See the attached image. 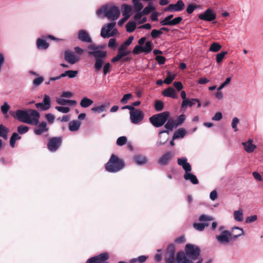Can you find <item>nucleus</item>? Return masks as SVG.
<instances>
[{"mask_svg":"<svg viewBox=\"0 0 263 263\" xmlns=\"http://www.w3.org/2000/svg\"><path fill=\"white\" fill-rule=\"evenodd\" d=\"M235 230H238L239 232L237 234L233 235L232 236L233 239H236L245 234L242 229L238 227H234L232 229L231 231L228 230L222 231L220 234L216 236V239L220 245H228L232 239L233 233L234 232Z\"/></svg>","mask_w":263,"mask_h":263,"instance_id":"nucleus-3","label":"nucleus"},{"mask_svg":"<svg viewBox=\"0 0 263 263\" xmlns=\"http://www.w3.org/2000/svg\"><path fill=\"white\" fill-rule=\"evenodd\" d=\"M142 49L143 46L140 45H137L134 47L133 50V53L134 54H138L141 52H143Z\"/></svg>","mask_w":263,"mask_h":263,"instance_id":"nucleus-59","label":"nucleus"},{"mask_svg":"<svg viewBox=\"0 0 263 263\" xmlns=\"http://www.w3.org/2000/svg\"><path fill=\"white\" fill-rule=\"evenodd\" d=\"M120 14L119 8L115 6L105 5L99 8L97 11V15L98 16L104 14L110 21L117 20Z\"/></svg>","mask_w":263,"mask_h":263,"instance_id":"nucleus-4","label":"nucleus"},{"mask_svg":"<svg viewBox=\"0 0 263 263\" xmlns=\"http://www.w3.org/2000/svg\"><path fill=\"white\" fill-rule=\"evenodd\" d=\"M78 39L85 43H91L92 40L88 32L84 30H80L78 32Z\"/></svg>","mask_w":263,"mask_h":263,"instance_id":"nucleus-19","label":"nucleus"},{"mask_svg":"<svg viewBox=\"0 0 263 263\" xmlns=\"http://www.w3.org/2000/svg\"><path fill=\"white\" fill-rule=\"evenodd\" d=\"M21 136H19L18 134L14 133L11 136L10 139V145L12 147H14L15 146V142L17 140L21 139Z\"/></svg>","mask_w":263,"mask_h":263,"instance_id":"nucleus-35","label":"nucleus"},{"mask_svg":"<svg viewBox=\"0 0 263 263\" xmlns=\"http://www.w3.org/2000/svg\"><path fill=\"white\" fill-rule=\"evenodd\" d=\"M133 3L135 11H140L142 9L143 6L140 0H133Z\"/></svg>","mask_w":263,"mask_h":263,"instance_id":"nucleus-38","label":"nucleus"},{"mask_svg":"<svg viewBox=\"0 0 263 263\" xmlns=\"http://www.w3.org/2000/svg\"><path fill=\"white\" fill-rule=\"evenodd\" d=\"M44 81V78L42 77H38L33 81V84L35 86H37L42 84Z\"/></svg>","mask_w":263,"mask_h":263,"instance_id":"nucleus-60","label":"nucleus"},{"mask_svg":"<svg viewBox=\"0 0 263 263\" xmlns=\"http://www.w3.org/2000/svg\"><path fill=\"white\" fill-rule=\"evenodd\" d=\"M133 95L131 93H127L123 96L121 99L120 102L121 104H126L128 101L132 98Z\"/></svg>","mask_w":263,"mask_h":263,"instance_id":"nucleus-49","label":"nucleus"},{"mask_svg":"<svg viewBox=\"0 0 263 263\" xmlns=\"http://www.w3.org/2000/svg\"><path fill=\"white\" fill-rule=\"evenodd\" d=\"M47 125V123L45 122L41 123L37 127L34 129V134L36 135H40L47 132L48 130V128Z\"/></svg>","mask_w":263,"mask_h":263,"instance_id":"nucleus-20","label":"nucleus"},{"mask_svg":"<svg viewBox=\"0 0 263 263\" xmlns=\"http://www.w3.org/2000/svg\"><path fill=\"white\" fill-rule=\"evenodd\" d=\"M109 106V103H105L98 106H95L91 108V110L92 112L101 113L106 110V109Z\"/></svg>","mask_w":263,"mask_h":263,"instance_id":"nucleus-26","label":"nucleus"},{"mask_svg":"<svg viewBox=\"0 0 263 263\" xmlns=\"http://www.w3.org/2000/svg\"><path fill=\"white\" fill-rule=\"evenodd\" d=\"M221 47V46L220 44L214 42L211 45L210 50L212 52H217L220 49Z\"/></svg>","mask_w":263,"mask_h":263,"instance_id":"nucleus-46","label":"nucleus"},{"mask_svg":"<svg viewBox=\"0 0 263 263\" xmlns=\"http://www.w3.org/2000/svg\"><path fill=\"white\" fill-rule=\"evenodd\" d=\"M194 228L198 231H201L204 229V228L208 226L207 223H195L193 225Z\"/></svg>","mask_w":263,"mask_h":263,"instance_id":"nucleus-43","label":"nucleus"},{"mask_svg":"<svg viewBox=\"0 0 263 263\" xmlns=\"http://www.w3.org/2000/svg\"><path fill=\"white\" fill-rule=\"evenodd\" d=\"M185 119V116L184 115H181L176 120H174L176 126L177 127L182 124L184 122Z\"/></svg>","mask_w":263,"mask_h":263,"instance_id":"nucleus-44","label":"nucleus"},{"mask_svg":"<svg viewBox=\"0 0 263 263\" xmlns=\"http://www.w3.org/2000/svg\"><path fill=\"white\" fill-rule=\"evenodd\" d=\"M125 166L124 161L115 155H112L105 165V169L110 173H116Z\"/></svg>","mask_w":263,"mask_h":263,"instance_id":"nucleus-5","label":"nucleus"},{"mask_svg":"<svg viewBox=\"0 0 263 263\" xmlns=\"http://www.w3.org/2000/svg\"><path fill=\"white\" fill-rule=\"evenodd\" d=\"M175 78V74L172 75L169 73V74L164 79L163 82L166 84H170L173 82Z\"/></svg>","mask_w":263,"mask_h":263,"instance_id":"nucleus-55","label":"nucleus"},{"mask_svg":"<svg viewBox=\"0 0 263 263\" xmlns=\"http://www.w3.org/2000/svg\"><path fill=\"white\" fill-rule=\"evenodd\" d=\"M186 135V130L183 128H180L176 130L173 136V140L183 138Z\"/></svg>","mask_w":263,"mask_h":263,"instance_id":"nucleus-29","label":"nucleus"},{"mask_svg":"<svg viewBox=\"0 0 263 263\" xmlns=\"http://www.w3.org/2000/svg\"><path fill=\"white\" fill-rule=\"evenodd\" d=\"M234 218L237 221L241 222L243 221V214L242 209H240L234 212Z\"/></svg>","mask_w":263,"mask_h":263,"instance_id":"nucleus-33","label":"nucleus"},{"mask_svg":"<svg viewBox=\"0 0 263 263\" xmlns=\"http://www.w3.org/2000/svg\"><path fill=\"white\" fill-rule=\"evenodd\" d=\"M108 258V254L105 252L89 258L87 260V263H108L107 261Z\"/></svg>","mask_w":263,"mask_h":263,"instance_id":"nucleus-12","label":"nucleus"},{"mask_svg":"<svg viewBox=\"0 0 263 263\" xmlns=\"http://www.w3.org/2000/svg\"><path fill=\"white\" fill-rule=\"evenodd\" d=\"M101 46H95L93 44L89 45L88 46V49L89 50V51L88 52V53L90 55H92L95 53L96 51H97V50H99L101 48Z\"/></svg>","mask_w":263,"mask_h":263,"instance_id":"nucleus-37","label":"nucleus"},{"mask_svg":"<svg viewBox=\"0 0 263 263\" xmlns=\"http://www.w3.org/2000/svg\"><path fill=\"white\" fill-rule=\"evenodd\" d=\"M178 164L181 166L184 170L185 173L191 172L192 170L190 164L187 162V159L186 157L178 158L177 160Z\"/></svg>","mask_w":263,"mask_h":263,"instance_id":"nucleus-18","label":"nucleus"},{"mask_svg":"<svg viewBox=\"0 0 263 263\" xmlns=\"http://www.w3.org/2000/svg\"><path fill=\"white\" fill-rule=\"evenodd\" d=\"M244 149L248 153H251L256 149V146L253 143L252 139H249L247 141L242 143Z\"/></svg>","mask_w":263,"mask_h":263,"instance_id":"nucleus-17","label":"nucleus"},{"mask_svg":"<svg viewBox=\"0 0 263 263\" xmlns=\"http://www.w3.org/2000/svg\"><path fill=\"white\" fill-rule=\"evenodd\" d=\"M147 258V256L145 255H142L139 256L137 258H133L131 259L130 262L131 263H134L136 261L139 262V263H143L145 262Z\"/></svg>","mask_w":263,"mask_h":263,"instance_id":"nucleus-45","label":"nucleus"},{"mask_svg":"<svg viewBox=\"0 0 263 263\" xmlns=\"http://www.w3.org/2000/svg\"><path fill=\"white\" fill-rule=\"evenodd\" d=\"M55 108L59 112L63 114L68 113L70 110L69 107L64 106H56Z\"/></svg>","mask_w":263,"mask_h":263,"instance_id":"nucleus-53","label":"nucleus"},{"mask_svg":"<svg viewBox=\"0 0 263 263\" xmlns=\"http://www.w3.org/2000/svg\"><path fill=\"white\" fill-rule=\"evenodd\" d=\"M49 45L45 37L39 38L36 41V46L39 49L46 50L48 48Z\"/></svg>","mask_w":263,"mask_h":263,"instance_id":"nucleus-21","label":"nucleus"},{"mask_svg":"<svg viewBox=\"0 0 263 263\" xmlns=\"http://www.w3.org/2000/svg\"><path fill=\"white\" fill-rule=\"evenodd\" d=\"M127 142V138L125 136H122L118 138L117 140V144L119 146L124 145Z\"/></svg>","mask_w":263,"mask_h":263,"instance_id":"nucleus-52","label":"nucleus"},{"mask_svg":"<svg viewBox=\"0 0 263 263\" xmlns=\"http://www.w3.org/2000/svg\"><path fill=\"white\" fill-rule=\"evenodd\" d=\"M227 54V51H222L216 55V61L217 63H220L222 61L226 54Z\"/></svg>","mask_w":263,"mask_h":263,"instance_id":"nucleus-58","label":"nucleus"},{"mask_svg":"<svg viewBox=\"0 0 263 263\" xmlns=\"http://www.w3.org/2000/svg\"><path fill=\"white\" fill-rule=\"evenodd\" d=\"M111 64L109 63H106L103 68V74L104 75H106L108 73H109L111 70Z\"/></svg>","mask_w":263,"mask_h":263,"instance_id":"nucleus-57","label":"nucleus"},{"mask_svg":"<svg viewBox=\"0 0 263 263\" xmlns=\"http://www.w3.org/2000/svg\"><path fill=\"white\" fill-rule=\"evenodd\" d=\"M153 9H154V7L152 6V3H150L147 7L144 8L142 11V13L143 15H147L149 14Z\"/></svg>","mask_w":263,"mask_h":263,"instance_id":"nucleus-50","label":"nucleus"},{"mask_svg":"<svg viewBox=\"0 0 263 263\" xmlns=\"http://www.w3.org/2000/svg\"><path fill=\"white\" fill-rule=\"evenodd\" d=\"M183 177L185 180H190L193 184H197L199 183L196 176L192 174L191 172L185 173Z\"/></svg>","mask_w":263,"mask_h":263,"instance_id":"nucleus-25","label":"nucleus"},{"mask_svg":"<svg viewBox=\"0 0 263 263\" xmlns=\"http://www.w3.org/2000/svg\"><path fill=\"white\" fill-rule=\"evenodd\" d=\"M134 162L138 165H143L146 164L147 162V159L146 157L141 155H136L133 158Z\"/></svg>","mask_w":263,"mask_h":263,"instance_id":"nucleus-23","label":"nucleus"},{"mask_svg":"<svg viewBox=\"0 0 263 263\" xmlns=\"http://www.w3.org/2000/svg\"><path fill=\"white\" fill-rule=\"evenodd\" d=\"M8 132L9 129L8 128L5 126L3 124L0 125V137L6 140L7 139Z\"/></svg>","mask_w":263,"mask_h":263,"instance_id":"nucleus-34","label":"nucleus"},{"mask_svg":"<svg viewBox=\"0 0 263 263\" xmlns=\"http://www.w3.org/2000/svg\"><path fill=\"white\" fill-rule=\"evenodd\" d=\"M198 101V99H186V100H183L181 103V108L189 107H192L195 105V102Z\"/></svg>","mask_w":263,"mask_h":263,"instance_id":"nucleus-31","label":"nucleus"},{"mask_svg":"<svg viewBox=\"0 0 263 263\" xmlns=\"http://www.w3.org/2000/svg\"><path fill=\"white\" fill-rule=\"evenodd\" d=\"M162 95L165 97H171L173 99H177L178 97L175 90L171 87H169L165 89L162 92Z\"/></svg>","mask_w":263,"mask_h":263,"instance_id":"nucleus-22","label":"nucleus"},{"mask_svg":"<svg viewBox=\"0 0 263 263\" xmlns=\"http://www.w3.org/2000/svg\"><path fill=\"white\" fill-rule=\"evenodd\" d=\"M167 133L168 134V132L166 130H161L159 132V138L158 139V140L156 142V145L158 146H161L164 145L167 142V141L168 140L167 137H165L164 138H162L161 135L163 133Z\"/></svg>","mask_w":263,"mask_h":263,"instance_id":"nucleus-30","label":"nucleus"},{"mask_svg":"<svg viewBox=\"0 0 263 263\" xmlns=\"http://www.w3.org/2000/svg\"><path fill=\"white\" fill-rule=\"evenodd\" d=\"M239 121V119L237 117H234L232 119L231 126L234 129V132H237L238 130L237 125L238 124Z\"/></svg>","mask_w":263,"mask_h":263,"instance_id":"nucleus-56","label":"nucleus"},{"mask_svg":"<svg viewBox=\"0 0 263 263\" xmlns=\"http://www.w3.org/2000/svg\"><path fill=\"white\" fill-rule=\"evenodd\" d=\"M56 102L58 104L61 105H65L66 104H69L70 105L73 106L76 105L77 103L76 100H66L61 98H57L56 99Z\"/></svg>","mask_w":263,"mask_h":263,"instance_id":"nucleus-24","label":"nucleus"},{"mask_svg":"<svg viewBox=\"0 0 263 263\" xmlns=\"http://www.w3.org/2000/svg\"><path fill=\"white\" fill-rule=\"evenodd\" d=\"M198 219L200 221H209L213 220L214 218L212 216L203 214L199 216Z\"/></svg>","mask_w":263,"mask_h":263,"instance_id":"nucleus-48","label":"nucleus"},{"mask_svg":"<svg viewBox=\"0 0 263 263\" xmlns=\"http://www.w3.org/2000/svg\"><path fill=\"white\" fill-rule=\"evenodd\" d=\"M37 108H41L42 110H46L50 107V98L48 95L44 96L43 103H39L35 104Z\"/></svg>","mask_w":263,"mask_h":263,"instance_id":"nucleus-16","label":"nucleus"},{"mask_svg":"<svg viewBox=\"0 0 263 263\" xmlns=\"http://www.w3.org/2000/svg\"><path fill=\"white\" fill-rule=\"evenodd\" d=\"M165 127L168 130H172L174 128L177 127L174 120L172 119H169L165 125Z\"/></svg>","mask_w":263,"mask_h":263,"instance_id":"nucleus-41","label":"nucleus"},{"mask_svg":"<svg viewBox=\"0 0 263 263\" xmlns=\"http://www.w3.org/2000/svg\"><path fill=\"white\" fill-rule=\"evenodd\" d=\"M170 114L167 111H164L155 115L149 118L150 122L156 127L162 126L167 121Z\"/></svg>","mask_w":263,"mask_h":263,"instance_id":"nucleus-6","label":"nucleus"},{"mask_svg":"<svg viewBox=\"0 0 263 263\" xmlns=\"http://www.w3.org/2000/svg\"><path fill=\"white\" fill-rule=\"evenodd\" d=\"M136 27V23L134 22H129L126 25V31L128 32H133Z\"/></svg>","mask_w":263,"mask_h":263,"instance_id":"nucleus-42","label":"nucleus"},{"mask_svg":"<svg viewBox=\"0 0 263 263\" xmlns=\"http://www.w3.org/2000/svg\"><path fill=\"white\" fill-rule=\"evenodd\" d=\"M200 249L196 245L187 243L184 248V252L178 253L176 260L177 263H194L200 256Z\"/></svg>","mask_w":263,"mask_h":263,"instance_id":"nucleus-1","label":"nucleus"},{"mask_svg":"<svg viewBox=\"0 0 263 263\" xmlns=\"http://www.w3.org/2000/svg\"><path fill=\"white\" fill-rule=\"evenodd\" d=\"M198 18L201 20L212 22L216 18V13L211 8H208L204 12L198 15Z\"/></svg>","mask_w":263,"mask_h":263,"instance_id":"nucleus-9","label":"nucleus"},{"mask_svg":"<svg viewBox=\"0 0 263 263\" xmlns=\"http://www.w3.org/2000/svg\"><path fill=\"white\" fill-rule=\"evenodd\" d=\"M64 59L70 64L73 65L78 62L80 58L76 53L68 50L64 52Z\"/></svg>","mask_w":263,"mask_h":263,"instance_id":"nucleus-10","label":"nucleus"},{"mask_svg":"<svg viewBox=\"0 0 263 263\" xmlns=\"http://www.w3.org/2000/svg\"><path fill=\"white\" fill-rule=\"evenodd\" d=\"M93 103V101L92 100L86 97H84L81 99L80 102V105L82 108H87L91 106Z\"/></svg>","mask_w":263,"mask_h":263,"instance_id":"nucleus-28","label":"nucleus"},{"mask_svg":"<svg viewBox=\"0 0 263 263\" xmlns=\"http://www.w3.org/2000/svg\"><path fill=\"white\" fill-rule=\"evenodd\" d=\"M175 246L173 245H170L168 246L167 249L166 255H174L175 253Z\"/></svg>","mask_w":263,"mask_h":263,"instance_id":"nucleus-63","label":"nucleus"},{"mask_svg":"<svg viewBox=\"0 0 263 263\" xmlns=\"http://www.w3.org/2000/svg\"><path fill=\"white\" fill-rule=\"evenodd\" d=\"M129 53L130 51L124 45H121L118 49V54L111 59V62H117Z\"/></svg>","mask_w":263,"mask_h":263,"instance_id":"nucleus-13","label":"nucleus"},{"mask_svg":"<svg viewBox=\"0 0 263 263\" xmlns=\"http://www.w3.org/2000/svg\"><path fill=\"white\" fill-rule=\"evenodd\" d=\"M10 114L20 121L36 125L39 123L40 114L35 110L30 111L17 109L15 111H10Z\"/></svg>","mask_w":263,"mask_h":263,"instance_id":"nucleus-2","label":"nucleus"},{"mask_svg":"<svg viewBox=\"0 0 263 263\" xmlns=\"http://www.w3.org/2000/svg\"><path fill=\"white\" fill-rule=\"evenodd\" d=\"M81 122L78 120H73L69 123L68 128L71 132H76L79 130L81 126Z\"/></svg>","mask_w":263,"mask_h":263,"instance_id":"nucleus-27","label":"nucleus"},{"mask_svg":"<svg viewBox=\"0 0 263 263\" xmlns=\"http://www.w3.org/2000/svg\"><path fill=\"white\" fill-rule=\"evenodd\" d=\"M115 25V22H112L103 26L101 31V36L103 38H108L117 34L118 31L114 28Z\"/></svg>","mask_w":263,"mask_h":263,"instance_id":"nucleus-7","label":"nucleus"},{"mask_svg":"<svg viewBox=\"0 0 263 263\" xmlns=\"http://www.w3.org/2000/svg\"><path fill=\"white\" fill-rule=\"evenodd\" d=\"M174 155L171 152L164 153L158 160V163L161 166L167 165L173 159Z\"/></svg>","mask_w":263,"mask_h":263,"instance_id":"nucleus-14","label":"nucleus"},{"mask_svg":"<svg viewBox=\"0 0 263 263\" xmlns=\"http://www.w3.org/2000/svg\"><path fill=\"white\" fill-rule=\"evenodd\" d=\"M104 61L102 59H96L94 68L96 71H99L102 67Z\"/></svg>","mask_w":263,"mask_h":263,"instance_id":"nucleus-39","label":"nucleus"},{"mask_svg":"<svg viewBox=\"0 0 263 263\" xmlns=\"http://www.w3.org/2000/svg\"><path fill=\"white\" fill-rule=\"evenodd\" d=\"M122 13L123 16H127L129 18L132 8L127 4H123L121 6Z\"/></svg>","mask_w":263,"mask_h":263,"instance_id":"nucleus-32","label":"nucleus"},{"mask_svg":"<svg viewBox=\"0 0 263 263\" xmlns=\"http://www.w3.org/2000/svg\"><path fill=\"white\" fill-rule=\"evenodd\" d=\"M153 47V43L151 41H147L145 43V44L144 46H143V52L145 53H149L150 52Z\"/></svg>","mask_w":263,"mask_h":263,"instance_id":"nucleus-36","label":"nucleus"},{"mask_svg":"<svg viewBox=\"0 0 263 263\" xmlns=\"http://www.w3.org/2000/svg\"><path fill=\"white\" fill-rule=\"evenodd\" d=\"M166 263H175V259L174 255H166Z\"/></svg>","mask_w":263,"mask_h":263,"instance_id":"nucleus-64","label":"nucleus"},{"mask_svg":"<svg viewBox=\"0 0 263 263\" xmlns=\"http://www.w3.org/2000/svg\"><path fill=\"white\" fill-rule=\"evenodd\" d=\"M184 4L182 1L179 0L175 4H170L165 11H180L184 8Z\"/></svg>","mask_w":263,"mask_h":263,"instance_id":"nucleus-15","label":"nucleus"},{"mask_svg":"<svg viewBox=\"0 0 263 263\" xmlns=\"http://www.w3.org/2000/svg\"><path fill=\"white\" fill-rule=\"evenodd\" d=\"M93 55H92L96 59H102L104 57H105L106 55V52L105 51L101 50L100 49L97 51H96Z\"/></svg>","mask_w":263,"mask_h":263,"instance_id":"nucleus-40","label":"nucleus"},{"mask_svg":"<svg viewBox=\"0 0 263 263\" xmlns=\"http://www.w3.org/2000/svg\"><path fill=\"white\" fill-rule=\"evenodd\" d=\"M257 219V215H254L248 217L246 218V222L247 223H252V222L256 221Z\"/></svg>","mask_w":263,"mask_h":263,"instance_id":"nucleus-61","label":"nucleus"},{"mask_svg":"<svg viewBox=\"0 0 263 263\" xmlns=\"http://www.w3.org/2000/svg\"><path fill=\"white\" fill-rule=\"evenodd\" d=\"M10 108V105L6 102H5L1 107V111L4 115L7 114L8 113V111Z\"/></svg>","mask_w":263,"mask_h":263,"instance_id":"nucleus-47","label":"nucleus"},{"mask_svg":"<svg viewBox=\"0 0 263 263\" xmlns=\"http://www.w3.org/2000/svg\"><path fill=\"white\" fill-rule=\"evenodd\" d=\"M136 14L134 16V20L137 22L138 23H140V21H141L142 16L143 15L142 12L140 11H135Z\"/></svg>","mask_w":263,"mask_h":263,"instance_id":"nucleus-62","label":"nucleus"},{"mask_svg":"<svg viewBox=\"0 0 263 263\" xmlns=\"http://www.w3.org/2000/svg\"><path fill=\"white\" fill-rule=\"evenodd\" d=\"M29 130V127L25 125H20L17 127V131L20 134L26 133Z\"/></svg>","mask_w":263,"mask_h":263,"instance_id":"nucleus-51","label":"nucleus"},{"mask_svg":"<svg viewBox=\"0 0 263 263\" xmlns=\"http://www.w3.org/2000/svg\"><path fill=\"white\" fill-rule=\"evenodd\" d=\"M144 115L140 109L129 112V118L131 122L136 125L140 124L144 119Z\"/></svg>","mask_w":263,"mask_h":263,"instance_id":"nucleus-8","label":"nucleus"},{"mask_svg":"<svg viewBox=\"0 0 263 263\" xmlns=\"http://www.w3.org/2000/svg\"><path fill=\"white\" fill-rule=\"evenodd\" d=\"M62 143V139L60 137H53L48 141L47 147L52 152H55Z\"/></svg>","mask_w":263,"mask_h":263,"instance_id":"nucleus-11","label":"nucleus"},{"mask_svg":"<svg viewBox=\"0 0 263 263\" xmlns=\"http://www.w3.org/2000/svg\"><path fill=\"white\" fill-rule=\"evenodd\" d=\"M163 103L162 101H157L155 104V108L158 111H160L163 109Z\"/></svg>","mask_w":263,"mask_h":263,"instance_id":"nucleus-54","label":"nucleus"}]
</instances>
